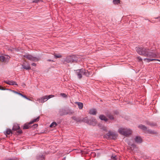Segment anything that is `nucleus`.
<instances>
[{
  "instance_id": "1",
  "label": "nucleus",
  "mask_w": 160,
  "mask_h": 160,
  "mask_svg": "<svg viewBox=\"0 0 160 160\" xmlns=\"http://www.w3.org/2000/svg\"><path fill=\"white\" fill-rule=\"evenodd\" d=\"M137 52L140 55L151 58H158L159 53L156 49L142 47L136 48Z\"/></svg>"
},
{
  "instance_id": "2",
  "label": "nucleus",
  "mask_w": 160,
  "mask_h": 160,
  "mask_svg": "<svg viewBox=\"0 0 160 160\" xmlns=\"http://www.w3.org/2000/svg\"><path fill=\"white\" fill-rule=\"evenodd\" d=\"M76 73L79 79L82 78V75H85L87 77H88L89 75V73L88 71L83 69L77 70Z\"/></svg>"
},
{
  "instance_id": "3",
  "label": "nucleus",
  "mask_w": 160,
  "mask_h": 160,
  "mask_svg": "<svg viewBox=\"0 0 160 160\" xmlns=\"http://www.w3.org/2000/svg\"><path fill=\"white\" fill-rule=\"evenodd\" d=\"M118 132L121 134L126 136H128L132 132L131 130L127 128H121L118 130Z\"/></svg>"
},
{
  "instance_id": "4",
  "label": "nucleus",
  "mask_w": 160,
  "mask_h": 160,
  "mask_svg": "<svg viewBox=\"0 0 160 160\" xmlns=\"http://www.w3.org/2000/svg\"><path fill=\"white\" fill-rule=\"evenodd\" d=\"M64 62L68 63L70 62H76L78 61V59L75 55H72L71 56H68L65 58Z\"/></svg>"
},
{
  "instance_id": "5",
  "label": "nucleus",
  "mask_w": 160,
  "mask_h": 160,
  "mask_svg": "<svg viewBox=\"0 0 160 160\" xmlns=\"http://www.w3.org/2000/svg\"><path fill=\"white\" fill-rule=\"evenodd\" d=\"M118 136L117 134L114 132L109 131L106 134V137L108 139H115Z\"/></svg>"
},
{
  "instance_id": "6",
  "label": "nucleus",
  "mask_w": 160,
  "mask_h": 160,
  "mask_svg": "<svg viewBox=\"0 0 160 160\" xmlns=\"http://www.w3.org/2000/svg\"><path fill=\"white\" fill-rule=\"evenodd\" d=\"M54 97V95H50L48 96H45L40 98H38L37 101H38L39 102L43 103L45 102L48 99L53 98Z\"/></svg>"
},
{
  "instance_id": "7",
  "label": "nucleus",
  "mask_w": 160,
  "mask_h": 160,
  "mask_svg": "<svg viewBox=\"0 0 160 160\" xmlns=\"http://www.w3.org/2000/svg\"><path fill=\"white\" fill-rule=\"evenodd\" d=\"M83 121L84 122L87 123L88 124L93 126L95 125L97 122L96 119L93 118H91L90 120H88V118L86 117L83 119Z\"/></svg>"
},
{
  "instance_id": "8",
  "label": "nucleus",
  "mask_w": 160,
  "mask_h": 160,
  "mask_svg": "<svg viewBox=\"0 0 160 160\" xmlns=\"http://www.w3.org/2000/svg\"><path fill=\"white\" fill-rule=\"evenodd\" d=\"M24 58H26L29 60L35 61L38 60V59L36 57H33L30 54L27 53L23 56Z\"/></svg>"
},
{
  "instance_id": "9",
  "label": "nucleus",
  "mask_w": 160,
  "mask_h": 160,
  "mask_svg": "<svg viewBox=\"0 0 160 160\" xmlns=\"http://www.w3.org/2000/svg\"><path fill=\"white\" fill-rule=\"evenodd\" d=\"M26 61L23 63V64L22 65L23 68L26 70H30L31 69V67L30 65L28 63H27V65H26Z\"/></svg>"
},
{
  "instance_id": "10",
  "label": "nucleus",
  "mask_w": 160,
  "mask_h": 160,
  "mask_svg": "<svg viewBox=\"0 0 160 160\" xmlns=\"http://www.w3.org/2000/svg\"><path fill=\"white\" fill-rule=\"evenodd\" d=\"M135 142L137 143H141L142 142V139L139 136H137L134 139Z\"/></svg>"
},
{
  "instance_id": "11",
  "label": "nucleus",
  "mask_w": 160,
  "mask_h": 160,
  "mask_svg": "<svg viewBox=\"0 0 160 160\" xmlns=\"http://www.w3.org/2000/svg\"><path fill=\"white\" fill-rule=\"evenodd\" d=\"M99 118L101 120H104L105 122L107 121L108 120V119L105 116L102 115H100Z\"/></svg>"
},
{
  "instance_id": "12",
  "label": "nucleus",
  "mask_w": 160,
  "mask_h": 160,
  "mask_svg": "<svg viewBox=\"0 0 160 160\" xmlns=\"http://www.w3.org/2000/svg\"><path fill=\"white\" fill-rule=\"evenodd\" d=\"M89 113L93 115H95L97 113V110L95 109H92L90 110Z\"/></svg>"
},
{
  "instance_id": "13",
  "label": "nucleus",
  "mask_w": 160,
  "mask_h": 160,
  "mask_svg": "<svg viewBox=\"0 0 160 160\" xmlns=\"http://www.w3.org/2000/svg\"><path fill=\"white\" fill-rule=\"evenodd\" d=\"M20 127L18 124H15L13 125L12 129L13 130H17L19 129Z\"/></svg>"
},
{
  "instance_id": "14",
  "label": "nucleus",
  "mask_w": 160,
  "mask_h": 160,
  "mask_svg": "<svg viewBox=\"0 0 160 160\" xmlns=\"http://www.w3.org/2000/svg\"><path fill=\"white\" fill-rule=\"evenodd\" d=\"M39 118H40V117L39 116L38 117H37V118L33 119L32 120L30 121L29 122V124H32L34 122H38L39 120Z\"/></svg>"
},
{
  "instance_id": "15",
  "label": "nucleus",
  "mask_w": 160,
  "mask_h": 160,
  "mask_svg": "<svg viewBox=\"0 0 160 160\" xmlns=\"http://www.w3.org/2000/svg\"><path fill=\"white\" fill-rule=\"evenodd\" d=\"M76 103L78 105V108L80 109H81L82 108L83 104L81 102H76Z\"/></svg>"
},
{
  "instance_id": "16",
  "label": "nucleus",
  "mask_w": 160,
  "mask_h": 160,
  "mask_svg": "<svg viewBox=\"0 0 160 160\" xmlns=\"http://www.w3.org/2000/svg\"><path fill=\"white\" fill-rule=\"evenodd\" d=\"M37 158L38 160H44V157L42 154L38 155Z\"/></svg>"
},
{
  "instance_id": "17",
  "label": "nucleus",
  "mask_w": 160,
  "mask_h": 160,
  "mask_svg": "<svg viewBox=\"0 0 160 160\" xmlns=\"http://www.w3.org/2000/svg\"><path fill=\"white\" fill-rule=\"evenodd\" d=\"M138 127L140 129H141L144 131L146 130L147 129V128L146 126L142 124H141L139 125Z\"/></svg>"
},
{
  "instance_id": "18",
  "label": "nucleus",
  "mask_w": 160,
  "mask_h": 160,
  "mask_svg": "<svg viewBox=\"0 0 160 160\" xmlns=\"http://www.w3.org/2000/svg\"><path fill=\"white\" fill-rule=\"evenodd\" d=\"M0 60L2 62H4L6 61L5 57L3 56H0Z\"/></svg>"
},
{
  "instance_id": "19",
  "label": "nucleus",
  "mask_w": 160,
  "mask_h": 160,
  "mask_svg": "<svg viewBox=\"0 0 160 160\" xmlns=\"http://www.w3.org/2000/svg\"><path fill=\"white\" fill-rule=\"evenodd\" d=\"M4 134L6 136L9 135L10 134V129H8L7 130L4 132Z\"/></svg>"
},
{
  "instance_id": "20",
  "label": "nucleus",
  "mask_w": 160,
  "mask_h": 160,
  "mask_svg": "<svg viewBox=\"0 0 160 160\" xmlns=\"http://www.w3.org/2000/svg\"><path fill=\"white\" fill-rule=\"evenodd\" d=\"M30 124H29V123L28 124H25L23 126V129H27L28 128L30 127L29 125H30Z\"/></svg>"
},
{
  "instance_id": "21",
  "label": "nucleus",
  "mask_w": 160,
  "mask_h": 160,
  "mask_svg": "<svg viewBox=\"0 0 160 160\" xmlns=\"http://www.w3.org/2000/svg\"><path fill=\"white\" fill-rule=\"evenodd\" d=\"M155 59H150V58H145L144 59V60L145 61H147L148 62H150L151 61H153Z\"/></svg>"
},
{
  "instance_id": "22",
  "label": "nucleus",
  "mask_w": 160,
  "mask_h": 160,
  "mask_svg": "<svg viewBox=\"0 0 160 160\" xmlns=\"http://www.w3.org/2000/svg\"><path fill=\"white\" fill-rule=\"evenodd\" d=\"M57 125V123L55 122H52L51 124V125H50V127H55Z\"/></svg>"
},
{
  "instance_id": "23",
  "label": "nucleus",
  "mask_w": 160,
  "mask_h": 160,
  "mask_svg": "<svg viewBox=\"0 0 160 160\" xmlns=\"http://www.w3.org/2000/svg\"><path fill=\"white\" fill-rule=\"evenodd\" d=\"M113 3L115 4H118L120 3V0H113Z\"/></svg>"
},
{
  "instance_id": "24",
  "label": "nucleus",
  "mask_w": 160,
  "mask_h": 160,
  "mask_svg": "<svg viewBox=\"0 0 160 160\" xmlns=\"http://www.w3.org/2000/svg\"><path fill=\"white\" fill-rule=\"evenodd\" d=\"M54 56L55 58H60L62 57V56L61 55H60V54H55L54 55Z\"/></svg>"
},
{
  "instance_id": "25",
  "label": "nucleus",
  "mask_w": 160,
  "mask_h": 160,
  "mask_svg": "<svg viewBox=\"0 0 160 160\" xmlns=\"http://www.w3.org/2000/svg\"><path fill=\"white\" fill-rule=\"evenodd\" d=\"M11 92H13L15 93H16V94H17L20 96H22V94H21V93H20V92H18L16 91H14V90H11Z\"/></svg>"
},
{
  "instance_id": "26",
  "label": "nucleus",
  "mask_w": 160,
  "mask_h": 160,
  "mask_svg": "<svg viewBox=\"0 0 160 160\" xmlns=\"http://www.w3.org/2000/svg\"><path fill=\"white\" fill-rule=\"evenodd\" d=\"M22 133V132L21 130L18 129V131L17 132V135H19Z\"/></svg>"
},
{
  "instance_id": "27",
  "label": "nucleus",
  "mask_w": 160,
  "mask_h": 160,
  "mask_svg": "<svg viewBox=\"0 0 160 160\" xmlns=\"http://www.w3.org/2000/svg\"><path fill=\"white\" fill-rule=\"evenodd\" d=\"M11 85H15L16 86H17V84L15 82L11 81Z\"/></svg>"
},
{
  "instance_id": "28",
  "label": "nucleus",
  "mask_w": 160,
  "mask_h": 160,
  "mask_svg": "<svg viewBox=\"0 0 160 160\" xmlns=\"http://www.w3.org/2000/svg\"><path fill=\"white\" fill-rule=\"evenodd\" d=\"M108 117L109 119L111 120H113L114 119V118L112 115H108Z\"/></svg>"
},
{
  "instance_id": "29",
  "label": "nucleus",
  "mask_w": 160,
  "mask_h": 160,
  "mask_svg": "<svg viewBox=\"0 0 160 160\" xmlns=\"http://www.w3.org/2000/svg\"><path fill=\"white\" fill-rule=\"evenodd\" d=\"M60 95L61 96H62V97H64V98H66L67 96L66 94H65V93H61L60 94Z\"/></svg>"
},
{
  "instance_id": "30",
  "label": "nucleus",
  "mask_w": 160,
  "mask_h": 160,
  "mask_svg": "<svg viewBox=\"0 0 160 160\" xmlns=\"http://www.w3.org/2000/svg\"><path fill=\"white\" fill-rule=\"evenodd\" d=\"M24 98H26V99L29 100V101H31V100L29 99L28 98L26 95H22V96Z\"/></svg>"
},
{
  "instance_id": "31",
  "label": "nucleus",
  "mask_w": 160,
  "mask_h": 160,
  "mask_svg": "<svg viewBox=\"0 0 160 160\" xmlns=\"http://www.w3.org/2000/svg\"><path fill=\"white\" fill-rule=\"evenodd\" d=\"M40 1V0H34L32 2L33 3L35 2V3H38L39 2V1Z\"/></svg>"
},
{
  "instance_id": "32",
  "label": "nucleus",
  "mask_w": 160,
  "mask_h": 160,
  "mask_svg": "<svg viewBox=\"0 0 160 160\" xmlns=\"http://www.w3.org/2000/svg\"><path fill=\"white\" fill-rule=\"evenodd\" d=\"M0 89L1 90H9L8 89H5L4 88L0 86Z\"/></svg>"
},
{
  "instance_id": "33",
  "label": "nucleus",
  "mask_w": 160,
  "mask_h": 160,
  "mask_svg": "<svg viewBox=\"0 0 160 160\" xmlns=\"http://www.w3.org/2000/svg\"><path fill=\"white\" fill-rule=\"evenodd\" d=\"M69 114V113L68 112H64L63 113H60V115H67V114Z\"/></svg>"
},
{
  "instance_id": "34",
  "label": "nucleus",
  "mask_w": 160,
  "mask_h": 160,
  "mask_svg": "<svg viewBox=\"0 0 160 160\" xmlns=\"http://www.w3.org/2000/svg\"><path fill=\"white\" fill-rule=\"evenodd\" d=\"M102 129L103 130H104V131H106L107 130V128L106 127H102Z\"/></svg>"
},
{
  "instance_id": "35",
  "label": "nucleus",
  "mask_w": 160,
  "mask_h": 160,
  "mask_svg": "<svg viewBox=\"0 0 160 160\" xmlns=\"http://www.w3.org/2000/svg\"><path fill=\"white\" fill-rule=\"evenodd\" d=\"M148 124V125H149L150 126H153V125L152 124V123H150V122H148L147 123Z\"/></svg>"
},
{
  "instance_id": "36",
  "label": "nucleus",
  "mask_w": 160,
  "mask_h": 160,
  "mask_svg": "<svg viewBox=\"0 0 160 160\" xmlns=\"http://www.w3.org/2000/svg\"><path fill=\"white\" fill-rule=\"evenodd\" d=\"M148 132L150 133H154V132L152 131L149 130L148 131Z\"/></svg>"
},
{
  "instance_id": "37",
  "label": "nucleus",
  "mask_w": 160,
  "mask_h": 160,
  "mask_svg": "<svg viewBox=\"0 0 160 160\" xmlns=\"http://www.w3.org/2000/svg\"><path fill=\"white\" fill-rule=\"evenodd\" d=\"M32 65L34 66H36V63H33L32 64Z\"/></svg>"
},
{
  "instance_id": "38",
  "label": "nucleus",
  "mask_w": 160,
  "mask_h": 160,
  "mask_svg": "<svg viewBox=\"0 0 160 160\" xmlns=\"http://www.w3.org/2000/svg\"><path fill=\"white\" fill-rule=\"evenodd\" d=\"M115 157L116 156H112L111 158L113 159L114 160H115V159H116V158H115Z\"/></svg>"
},
{
  "instance_id": "39",
  "label": "nucleus",
  "mask_w": 160,
  "mask_h": 160,
  "mask_svg": "<svg viewBox=\"0 0 160 160\" xmlns=\"http://www.w3.org/2000/svg\"><path fill=\"white\" fill-rule=\"evenodd\" d=\"M48 61H52V62H54V61L53 60H52L51 59H48L47 60Z\"/></svg>"
},
{
  "instance_id": "40",
  "label": "nucleus",
  "mask_w": 160,
  "mask_h": 160,
  "mask_svg": "<svg viewBox=\"0 0 160 160\" xmlns=\"http://www.w3.org/2000/svg\"><path fill=\"white\" fill-rule=\"evenodd\" d=\"M155 60H154V61H159L160 62V60L158 59H154Z\"/></svg>"
},
{
  "instance_id": "41",
  "label": "nucleus",
  "mask_w": 160,
  "mask_h": 160,
  "mask_svg": "<svg viewBox=\"0 0 160 160\" xmlns=\"http://www.w3.org/2000/svg\"><path fill=\"white\" fill-rule=\"evenodd\" d=\"M138 58L140 61L142 60V59H141L140 57H138Z\"/></svg>"
},
{
  "instance_id": "42",
  "label": "nucleus",
  "mask_w": 160,
  "mask_h": 160,
  "mask_svg": "<svg viewBox=\"0 0 160 160\" xmlns=\"http://www.w3.org/2000/svg\"><path fill=\"white\" fill-rule=\"evenodd\" d=\"M34 127H37L38 126V125L37 124H35L34 125H33Z\"/></svg>"
},
{
  "instance_id": "43",
  "label": "nucleus",
  "mask_w": 160,
  "mask_h": 160,
  "mask_svg": "<svg viewBox=\"0 0 160 160\" xmlns=\"http://www.w3.org/2000/svg\"><path fill=\"white\" fill-rule=\"evenodd\" d=\"M7 83L9 85H10V81H8V82H7Z\"/></svg>"
},
{
  "instance_id": "44",
  "label": "nucleus",
  "mask_w": 160,
  "mask_h": 160,
  "mask_svg": "<svg viewBox=\"0 0 160 160\" xmlns=\"http://www.w3.org/2000/svg\"><path fill=\"white\" fill-rule=\"evenodd\" d=\"M11 160H17V158L11 159Z\"/></svg>"
},
{
  "instance_id": "45",
  "label": "nucleus",
  "mask_w": 160,
  "mask_h": 160,
  "mask_svg": "<svg viewBox=\"0 0 160 160\" xmlns=\"http://www.w3.org/2000/svg\"><path fill=\"white\" fill-rule=\"evenodd\" d=\"M155 19H158L159 18L160 19V16L159 17H157L155 18Z\"/></svg>"
},
{
  "instance_id": "46",
  "label": "nucleus",
  "mask_w": 160,
  "mask_h": 160,
  "mask_svg": "<svg viewBox=\"0 0 160 160\" xmlns=\"http://www.w3.org/2000/svg\"><path fill=\"white\" fill-rule=\"evenodd\" d=\"M132 146H134V144H132Z\"/></svg>"
},
{
  "instance_id": "47",
  "label": "nucleus",
  "mask_w": 160,
  "mask_h": 160,
  "mask_svg": "<svg viewBox=\"0 0 160 160\" xmlns=\"http://www.w3.org/2000/svg\"><path fill=\"white\" fill-rule=\"evenodd\" d=\"M10 132H11V133H12V132H11V130Z\"/></svg>"
}]
</instances>
